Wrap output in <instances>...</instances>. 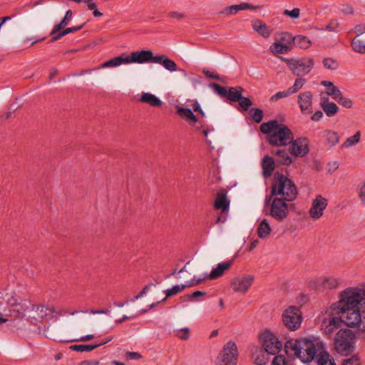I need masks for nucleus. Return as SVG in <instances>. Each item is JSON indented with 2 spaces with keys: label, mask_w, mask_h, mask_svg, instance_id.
Returning a JSON list of instances; mask_svg holds the SVG:
<instances>
[{
  "label": "nucleus",
  "mask_w": 365,
  "mask_h": 365,
  "mask_svg": "<svg viewBox=\"0 0 365 365\" xmlns=\"http://www.w3.org/2000/svg\"><path fill=\"white\" fill-rule=\"evenodd\" d=\"M260 131L266 135V141L272 146L283 147L289 145L294 139L292 131L277 120L262 123Z\"/></svg>",
  "instance_id": "1"
},
{
  "label": "nucleus",
  "mask_w": 365,
  "mask_h": 365,
  "mask_svg": "<svg viewBox=\"0 0 365 365\" xmlns=\"http://www.w3.org/2000/svg\"><path fill=\"white\" fill-rule=\"evenodd\" d=\"M361 307L365 311V287H349L339 294V300L333 303L331 309Z\"/></svg>",
  "instance_id": "2"
},
{
  "label": "nucleus",
  "mask_w": 365,
  "mask_h": 365,
  "mask_svg": "<svg viewBox=\"0 0 365 365\" xmlns=\"http://www.w3.org/2000/svg\"><path fill=\"white\" fill-rule=\"evenodd\" d=\"M298 195L297 188L294 182L279 173H275L271 185V192L267 196V201L274 196L286 200L287 202L294 200Z\"/></svg>",
  "instance_id": "3"
},
{
  "label": "nucleus",
  "mask_w": 365,
  "mask_h": 365,
  "mask_svg": "<svg viewBox=\"0 0 365 365\" xmlns=\"http://www.w3.org/2000/svg\"><path fill=\"white\" fill-rule=\"evenodd\" d=\"M279 58L287 63L292 73L298 77H302L308 74L314 66V61L312 58H288L282 56Z\"/></svg>",
  "instance_id": "4"
},
{
  "label": "nucleus",
  "mask_w": 365,
  "mask_h": 365,
  "mask_svg": "<svg viewBox=\"0 0 365 365\" xmlns=\"http://www.w3.org/2000/svg\"><path fill=\"white\" fill-rule=\"evenodd\" d=\"M287 202L286 200L277 196H274L267 201L266 197L265 207L269 208L266 215L271 216L277 221H284L287 217L289 212Z\"/></svg>",
  "instance_id": "5"
},
{
  "label": "nucleus",
  "mask_w": 365,
  "mask_h": 365,
  "mask_svg": "<svg viewBox=\"0 0 365 365\" xmlns=\"http://www.w3.org/2000/svg\"><path fill=\"white\" fill-rule=\"evenodd\" d=\"M336 314L339 316L341 322L349 327L359 328L361 319V312H364L361 307L345 308L332 309Z\"/></svg>",
  "instance_id": "6"
},
{
  "label": "nucleus",
  "mask_w": 365,
  "mask_h": 365,
  "mask_svg": "<svg viewBox=\"0 0 365 365\" xmlns=\"http://www.w3.org/2000/svg\"><path fill=\"white\" fill-rule=\"evenodd\" d=\"M354 334L349 329H341L334 338V346L341 355H347L351 351Z\"/></svg>",
  "instance_id": "7"
},
{
  "label": "nucleus",
  "mask_w": 365,
  "mask_h": 365,
  "mask_svg": "<svg viewBox=\"0 0 365 365\" xmlns=\"http://www.w3.org/2000/svg\"><path fill=\"white\" fill-rule=\"evenodd\" d=\"M282 320L286 328L290 331H296L302 322V312L297 307L290 306L283 312Z\"/></svg>",
  "instance_id": "8"
},
{
  "label": "nucleus",
  "mask_w": 365,
  "mask_h": 365,
  "mask_svg": "<svg viewBox=\"0 0 365 365\" xmlns=\"http://www.w3.org/2000/svg\"><path fill=\"white\" fill-rule=\"evenodd\" d=\"M218 365H237L238 360V350L237 344L234 341L226 343L220 353Z\"/></svg>",
  "instance_id": "9"
},
{
  "label": "nucleus",
  "mask_w": 365,
  "mask_h": 365,
  "mask_svg": "<svg viewBox=\"0 0 365 365\" xmlns=\"http://www.w3.org/2000/svg\"><path fill=\"white\" fill-rule=\"evenodd\" d=\"M264 350L268 354L276 355L282 348V342L270 331H264L260 334Z\"/></svg>",
  "instance_id": "10"
},
{
  "label": "nucleus",
  "mask_w": 365,
  "mask_h": 365,
  "mask_svg": "<svg viewBox=\"0 0 365 365\" xmlns=\"http://www.w3.org/2000/svg\"><path fill=\"white\" fill-rule=\"evenodd\" d=\"M255 279L252 274H242L234 277L231 282V287L235 292L246 293Z\"/></svg>",
  "instance_id": "11"
},
{
  "label": "nucleus",
  "mask_w": 365,
  "mask_h": 365,
  "mask_svg": "<svg viewBox=\"0 0 365 365\" xmlns=\"http://www.w3.org/2000/svg\"><path fill=\"white\" fill-rule=\"evenodd\" d=\"M289 153L296 157H304L309 152V140L307 138L293 139L289 143Z\"/></svg>",
  "instance_id": "12"
},
{
  "label": "nucleus",
  "mask_w": 365,
  "mask_h": 365,
  "mask_svg": "<svg viewBox=\"0 0 365 365\" xmlns=\"http://www.w3.org/2000/svg\"><path fill=\"white\" fill-rule=\"evenodd\" d=\"M318 349L313 341L307 339H302V352L299 359L304 363L312 361L316 356Z\"/></svg>",
  "instance_id": "13"
},
{
  "label": "nucleus",
  "mask_w": 365,
  "mask_h": 365,
  "mask_svg": "<svg viewBox=\"0 0 365 365\" xmlns=\"http://www.w3.org/2000/svg\"><path fill=\"white\" fill-rule=\"evenodd\" d=\"M128 63H154L155 56L150 50H140L132 52L130 56H126Z\"/></svg>",
  "instance_id": "14"
},
{
  "label": "nucleus",
  "mask_w": 365,
  "mask_h": 365,
  "mask_svg": "<svg viewBox=\"0 0 365 365\" xmlns=\"http://www.w3.org/2000/svg\"><path fill=\"white\" fill-rule=\"evenodd\" d=\"M327 205L328 202L326 198L321 195H317L313 200L309 211L311 217L314 220L320 218L323 215L324 210L326 209Z\"/></svg>",
  "instance_id": "15"
},
{
  "label": "nucleus",
  "mask_w": 365,
  "mask_h": 365,
  "mask_svg": "<svg viewBox=\"0 0 365 365\" xmlns=\"http://www.w3.org/2000/svg\"><path fill=\"white\" fill-rule=\"evenodd\" d=\"M313 93L310 91L301 93L297 97V103L303 114H310L312 108Z\"/></svg>",
  "instance_id": "16"
},
{
  "label": "nucleus",
  "mask_w": 365,
  "mask_h": 365,
  "mask_svg": "<svg viewBox=\"0 0 365 365\" xmlns=\"http://www.w3.org/2000/svg\"><path fill=\"white\" fill-rule=\"evenodd\" d=\"M341 319L339 317H329L323 319L321 325L322 331L327 335L332 334L341 326Z\"/></svg>",
  "instance_id": "17"
},
{
  "label": "nucleus",
  "mask_w": 365,
  "mask_h": 365,
  "mask_svg": "<svg viewBox=\"0 0 365 365\" xmlns=\"http://www.w3.org/2000/svg\"><path fill=\"white\" fill-rule=\"evenodd\" d=\"M302 340L289 339L285 343L284 350L287 354L293 359L298 358L302 352Z\"/></svg>",
  "instance_id": "18"
},
{
  "label": "nucleus",
  "mask_w": 365,
  "mask_h": 365,
  "mask_svg": "<svg viewBox=\"0 0 365 365\" xmlns=\"http://www.w3.org/2000/svg\"><path fill=\"white\" fill-rule=\"evenodd\" d=\"M233 262L234 259H232L230 260L218 264L217 267L212 269L209 274L205 276V278L212 280L222 277L225 272L231 267Z\"/></svg>",
  "instance_id": "19"
},
{
  "label": "nucleus",
  "mask_w": 365,
  "mask_h": 365,
  "mask_svg": "<svg viewBox=\"0 0 365 365\" xmlns=\"http://www.w3.org/2000/svg\"><path fill=\"white\" fill-rule=\"evenodd\" d=\"M230 207V201L227 197V192L225 190H220L217 192L214 203V207L216 210H220L225 212Z\"/></svg>",
  "instance_id": "20"
},
{
  "label": "nucleus",
  "mask_w": 365,
  "mask_h": 365,
  "mask_svg": "<svg viewBox=\"0 0 365 365\" xmlns=\"http://www.w3.org/2000/svg\"><path fill=\"white\" fill-rule=\"evenodd\" d=\"M258 6H253L247 2H242L240 4L232 5L226 6L221 14L226 15L236 14L239 11L241 10H255Z\"/></svg>",
  "instance_id": "21"
},
{
  "label": "nucleus",
  "mask_w": 365,
  "mask_h": 365,
  "mask_svg": "<svg viewBox=\"0 0 365 365\" xmlns=\"http://www.w3.org/2000/svg\"><path fill=\"white\" fill-rule=\"evenodd\" d=\"M154 63L162 65L166 70L173 72L178 70V66L175 62L170 59L165 55H158L155 56Z\"/></svg>",
  "instance_id": "22"
},
{
  "label": "nucleus",
  "mask_w": 365,
  "mask_h": 365,
  "mask_svg": "<svg viewBox=\"0 0 365 365\" xmlns=\"http://www.w3.org/2000/svg\"><path fill=\"white\" fill-rule=\"evenodd\" d=\"M252 28L260 36L266 38H269L272 33V29L259 19H257L252 22Z\"/></svg>",
  "instance_id": "23"
},
{
  "label": "nucleus",
  "mask_w": 365,
  "mask_h": 365,
  "mask_svg": "<svg viewBox=\"0 0 365 365\" xmlns=\"http://www.w3.org/2000/svg\"><path fill=\"white\" fill-rule=\"evenodd\" d=\"M177 114L190 124L194 125L197 121V117L190 108L177 107Z\"/></svg>",
  "instance_id": "24"
},
{
  "label": "nucleus",
  "mask_w": 365,
  "mask_h": 365,
  "mask_svg": "<svg viewBox=\"0 0 365 365\" xmlns=\"http://www.w3.org/2000/svg\"><path fill=\"white\" fill-rule=\"evenodd\" d=\"M262 170H263V175L265 178H268V177L271 176L274 170V159L269 155L265 156L262 159Z\"/></svg>",
  "instance_id": "25"
},
{
  "label": "nucleus",
  "mask_w": 365,
  "mask_h": 365,
  "mask_svg": "<svg viewBox=\"0 0 365 365\" xmlns=\"http://www.w3.org/2000/svg\"><path fill=\"white\" fill-rule=\"evenodd\" d=\"M123 63L128 64L127 56L125 53L105 61L101 64V68L116 67Z\"/></svg>",
  "instance_id": "26"
},
{
  "label": "nucleus",
  "mask_w": 365,
  "mask_h": 365,
  "mask_svg": "<svg viewBox=\"0 0 365 365\" xmlns=\"http://www.w3.org/2000/svg\"><path fill=\"white\" fill-rule=\"evenodd\" d=\"M272 227H270L269 222L267 220L264 219L259 224L257 230V236L260 239H267L272 232Z\"/></svg>",
  "instance_id": "27"
},
{
  "label": "nucleus",
  "mask_w": 365,
  "mask_h": 365,
  "mask_svg": "<svg viewBox=\"0 0 365 365\" xmlns=\"http://www.w3.org/2000/svg\"><path fill=\"white\" fill-rule=\"evenodd\" d=\"M142 103H146L153 107H160L162 101L155 95L150 93H143L140 98Z\"/></svg>",
  "instance_id": "28"
},
{
  "label": "nucleus",
  "mask_w": 365,
  "mask_h": 365,
  "mask_svg": "<svg viewBox=\"0 0 365 365\" xmlns=\"http://www.w3.org/2000/svg\"><path fill=\"white\" fill-rule=\"evenodd\" d=\"M291 50L292 46L287 44L282 43L280 42H274L269 47V51L273 54L287 53Z\"/></svg>",
  "instance_id": "29"
},
{
  "label": "nucleus",
  "mask_w": 365,
  "mask_h": 365,
  "mask_svg": "<svg viewBox=\"0 0 365 365\" xmlns=\"http://www.w3.org/2000/svg\"><path fill=\"white\" fill-rule=\"evenodd\" d=\"M262 349H257L252 353V359L256 365H265L269 361L268 354Z\"/></svg>",
  "instance_id": "30"
},
{
  "label": "nucleus",
  "mask_w": 365,
  "mask_h": 365,
  "mask_svg": "<svg viewBox=\"0 0 365 365\" xmlns=\"http://www.w3.org/2000/svg\"><path fill=\"white\" fill-rule=\"evenodd\" d=\"M273 153L277 157V161L279 163L284 165H289L292 164V160L286 150L277 149L274 151Z\"/></svg>",
  "instance_id": "31"
},
{
  "label": "nucleus",
  "mask_w": 365,
  "mask_h": 365,
  "mask_svg": "<svg viewBox=\"0 0 365 365\" xmlns=\"http://www.w3.org/2000/svg\"><path fill=\"white\" fill-rule=\"evenodd\" d=\"M324 137L327 143L331 146H335L339 142V135L336 131L326 130L324 132Z\"/></svg>",
  "instance_id": "32"
},
{
  "label": "nucleus",
  "mask_w": 365,
  "mask_h": 365,
  "mask_svg": "<svg viewBox=\"0 0 365 365\" xmlns=\"http://www.w3.org/2000/svg\"><path fill=\"white\" fill-rule=\"evenodd\" d=\"M71 16L72 11L71 10H68L66 13L65 16L60 21V23L54 26L53 29L51 32V35L53 36L58 31L66 27L69 24V21L71 19Z\"/></svg>",
  "instance_id": "33"
},
{
  "label": "nucleus",
  "mask_w": 365,
  "mask_h": 365,
  "mask_svg": "<svg viewBox=\"0 0 365 365\" xmlns=\"http://www.w3.org/2000/svg\"><path fill=\"white\" fill-rule=\"evenodd\" d=\"M33 309L35 310L41 318H46L51 314L55 313L54 307H45L43 305L33 306Z\"/></svg>",
  "instance_id": "34"
},
{
  "label": "nucleus",
  "mask_w": 365,
  "mask_h": 365,
  "mask_svg": "<svg viewBox=\"0 0 365 365\" xmlns=\"http://www.w3.org/2000/svg\"><path fill=\"white\" fill-rule=\"evenodd\" d=\"M244 89L241 86L231 87L228 90L227 98L232 102H237L241 96Z\"/></svg>",
  "instance_id": "35"
},
{
  "label": "nucleus",
  "mask_w": 365,
  "mask_h": 365,
  "mask_svg": "<svg viewBox=\"0 0 365 365\" xmlns=\"http://www.w3.org/2000/svg\"><path fill=\"white\" fill-rule=\"evenodd\" d=\"M27 309V306L20 304H16L9 310L10 316L18 319L23 318Z\"/></svg>",
  "instance_id": "36"
},
{
  "label": "nucleus",
  "mask_w": 365,
  "mask_h": 365,
  "mask_svg": "<svg viewBox=\"0 0 365 365\" xmlns=\"http://www.w3.org/2000/svg\"><path fill=\"white\" fill-rule=\"evenodd\" d=\"M341 282V281L339 278L328 277L323 279L322 282V286L325 289H331L338 287Z\"/></svg>",
  "instance_id": "37"
},
{
  "label": "nucleus",
  "mask_w": 365,
  "mask_h": 365,
  "mask_svg": "<svg viewBox=\"0 0 365 365\" xmlns=\"http://www.w3.org/2000/svg\"><path fill=\"white\" fill-rule=\"evenodd\" d=\"M294 44L302 49H307L312 45V41L305 36L298 35L294 36Z\"/></svg>",
  "instance_id": "38"
},
{
  "label": "nucleus",
  "mask_w": 365,
  "mask_h": 365,
  "mask_svg": "<svg viewBox=\"0 0 365 365\" xmlns=\"http://www.w3.org/2000/svg\"><path fill=\"white\" fill-rule=\"evenodd\" d=\"M317 364L318 365H336L334 359L325 351H320L318 356Z\"/></svg>",
  "instance_id": "39"
},
{
  "label": "nucleus",
  "mask_w": 365,
  "mask_h": 365,
  "mask_svg": "<svg viewBox=\"0 0 365 365\" xmlns=\"http://www.w3.org/2000/svg\"><path fill=\"white\" fill-rule=\"evenodd\" d=\"M351 46L355 52L359 53H365V42L359 39L358 37H355L352 39Z\"/></svg>",
  "instance_id": "40"
},
{
  "label": "nucleus",
  "mask_w": 365,
  "mask_h": 365,
  "mask_svg": "<svg viewBox=\"0 0 365 365\" xmlns=\"http://www.w3.org/2000/svg\"><path fill=\"white\" fill-rule=\"evenodd\" d=\"M361 132L357 131L353 136L347 138L346 140L341 144V148H349L356 145L360 141Z\"/></svg>",
  "instance_id": "41"
},
{
  "label": "nucleus",
  "mask_w": 365,
  "mask_h": 365,
  "mask_svg": "<svg viewBox=\"0 0 365 365\" xmlns=\"http://www.w3.org/2000/svg\"><path fill=\"white\" fill-rule=\"evenodd\" d=\"M70 349L75 351L89 352L98 348V345L93 344H74L71 345Z\"/></svg>",
  "instance_id": "42"
},
{
  "label": "nucleus",
  "mask_w": 365,
  "mask_h": 365,
  "mask_svg": "<svg viewBox=\"0 0 365 365\" xmlns=\"http://www.w3.org/2000/svg\"><path fill=\"white\" fill-rule=\"evenodd\" d=\"M185 289V286H183L182 284H177L173 286L172 288L168 289L165 291V297L161 300V302H166L167 299L168 297H170L173 295L177 294L178 293L182 292Z\"/></svg>",
  "instance_id": "43"
},
{
  "label": "nucleus",
  "mask_w": 365,
  "mask_h": 365,
  "mask_svg": "<svg viewBox=\"0 0 365 365\" xmlns=\"http://www.w3.org/2000/svg\"><path fill=\"white\" fill-rule=\"evenodd\" d=\"M322 109L328 117L334 116L339 110V107L334 102H330L329 104L326 105L324 108H323Z\"/></svg>",
  "instance_id": "44"
},
{
  "label": "nucleus",
  "mask_w": 365,
  "mask_h": 365,
  "mask_svg": "<svg viewBox=\"0 0 365 365\" xmlns=\"http://www.w3.org/2000/svg\"><path fill=\"white\" fill-rule=\"evenodd\" d=\"M306 83V79L302 78V77H299L297 78L294 83V85L291 87H289L288 89L289 91V92L291 93V94H294V93H297L299 90H301L302 88V87L304 86V85Z\"/></svg>",
  "instance_id": "45"
},
{
  "label": "nucleus",
  "mask_w": 365,
  "mask_h": 365,
  "mask_svg": "<svg viewBox=\"0 0 365 365\" xmlns=\"http://www.w3.org/2000/svg\"><path fill=\"white\" fill-rule=\"evenodd\" d=\"M323 65L328 70H336L339 67L338 61L332 58L327 57L323 59Z\"/></svg>",
  "instance_id": "46"
},
{
  "label": "nucleus",
  "mask_w": 365,
  "mask_h": 365,
  "mask_svg": "<svg viewBox=\"0 0 365 365\" xmlns=\"http://www.w3.org/2000/svg\"><path fill=\"white\" fill-rule=\"evenodd\" d=\"M209 86L214 90V91L217 93L221 97H227L228 91L226 87L222 86L217 83H210Z\"/></svg>",
  "instance_id": "47"
},
{
  "label": "nucleus",
  "mask_w": 365,
  "mask_h": 365,
  "mask_svg": "<svg viewBox=\"0 0 365 365\" xmlns=\"http://www.w3.org/2000/svg\"><path fill=\"white\" fill-rule=\"evenodd\" d=\"M250 113L255 123H259L262 120L264 115L262 110L254 108L250 110Z\"/></svg>",
  "instance_id": "48"
},
{
  "label": "nucleus",
  "mask_w": 365,
  "mask_h": 365,
  "mask_svg": "<svg viewBox=\"0 0 365 365\" xmlns=\"http://www.w3.org/2000/svg\"><path fill=\"white\" fill-rule=\"evenodd\" d=\"M326 93L327 96H330L336 101L343 95L341 91L336 86H333L332 88H328Z\"/></svg>",
  "instance_id": "49"
},
{
  "label": "nucleus",
  "mask_w": 365,
  "mask_h": 365,
  "mask_svg": "<svg viewBox=\"0 0 365 365\" xmlns=\"http://www.w3.org/2000/svg\"><path fill=\"white\" fill-rule=\"evenodd\" d=\"M206 295V292L203 291H195L192 294H185L180 297L182 301H187L190 299H194L200 297H204Z\"/></svg>",
  "instance_id": "50"
},
{
  "label": "nucleus",
  "mask_w": 365,
  "mask_h": 365,
  "mask_svg": "<svg viewBox=\"0 0 365 365\" xmlns=\"http://www.w3.org/2000/svg\"><path fill=\"white\" fill-rule=\"evenodd\" d=\"M237 102L239 103V106L245 111H247L250 107L252 105V102L250 98L244 97L242 96Z\"/></svg>",
  "instance_id": "51"
},
{
  "label": "nucleus",
  "mask_w": 365,
  "mask_h": 365,
  "mask_svg": "<svg viewBox=\"0 0 365 365\" xmlns=\"http://www.w3.org/2000/svg\"><path fill=\"white\" fill-rule=\"evenodd\" d=\"M272 365H291L286 357L283 355L276 356L272 362Z\"/></svg>",
  "instance_id": "52"
},
{
  "label": "nucleus",
  "mask_w": 365,
  "mask_h": 365,
  "mask_svg": "<svg viewBox=\"0 0 365 365\" xmlns=\"http://www.w3.org/2000/svg\"><path fill=\"white\" fill-rule=\"evenodd\" d=\"M336 102L346 108H351L354 104L350 98H346L343 95L336 101Z\"/></svg>",
  "instance_id": "53"
},
{
  "label": "nucleus",
  "mask_w": 365,
  "mask_h": 365,
  "mask_svg": "<svg viewBox=\"0 0 365 365\" xmlns=\"http://www.w3.org/2000/svg\"><path fill=\"white\" fill-rule=\"evenodd\" d=\"M341 365H360L359 358L357 355H353L349 358L344 359Z\"/></svg>",
  "instance_id": "54"
},
{
  "label": "nucleus",
  "mask_w": 365,
  "mask_h": 365,
  "mask_svg": "<svg viewBox=\"0 0 365 365\" xmlns=\"http://www.w3.org/2000/svg\"><path fill=\"white\" fill-rule=\"evenodd\" d=\"M221 180V178L219 175V173L217 170H213L210 172L208 181L210 184L218 183Z\"/></svg>",
  "instance_id": "55"
},
{
  "label": "nucleus",
  "mask_w": 365,
  "mask_h": 365,
  "mask_svg": "<svg viewBox=\"0 0 365 365\" xmlns=\"http://www.w3.org/2000/svg\"><path fill=\"white\" fill-rule=\"evenodd\" d=\"M290 95H292V94L289 92V89H287L286 91H279L270 98V101H277L278 99L286 98Z\"/></svg>",
  "instance_id": "56"
},
{
  "label": "nucleus",
  "mask_w": 365,
  "mask_h": 365,
  "mask_svg": "<svg viewBox=\"0 0 365 365\" xmlns=\"http://www.w3.org/2000/svg\"><path fill=\"white\" fill-rule=\"evenodd\" d=\"M280 41L289 44L294 43V36H292L290 33L283 32L281 34Z\"/></svg>",
  "instance_id": "57"
},
{
  "label": "nucleus",
  "mask_w": 365,
  "mask_h": 365,
  "mask_svg": "<svg viewBox=\"0 0 365 365\" xmlns=\"http://www.w3.org/2000/svg\"><path fill=\"white\" fill-rule=\"evenodd\" d=\"M284 14L292 19H297L300 14V9L299 8H294L292 11L285 10Z\"/></svg>",
  "instance_id": "58"
},
{
  "label": "nucleus",
  "mask_w": 365,
  "mask_h": 365,
  "mask_svg": "<svg viewBox=\"0 0 365 365\" xmlns=\"http://www.w3.org/2000/svg\"><path fill=\"white\" fill-rule=\"evenodd\" d=\"M202 73L205 75L206 77L215 79L217 81H221L220 76L215 71H210L207 68H204L202 70Z\"/></svg>",
  "instance_id": "59"
},
{
  "label": "nucleus",
  "mask_w": 365,
  "mask_h": 365,
  "mask_svg": "<svg viewBox=\"0 0 365 365\" xmlns=\"http://www.w3.org/2000/svg\"><path fill=\"white\" fill-rule=\"evenodd\" d=\"M152 286H155L153 283H150L145 286L143 289L140 292V293L135 296L134 298L131 300V302H135V300H138L140 297H142L143 295H145L149 290L150 287Z\"/></svg>",
  "instance_id": "60"
},
{
  "label": "nucleus",
  "mask_w": 365,
  "mask_h": 365,
  "mask_svg": "<svg viewBox=\"0 0 365 365\" xmlns=\"http://www.w3.org/2000/svg\"><path fill=\"white\" fill-rule=\"evenodd\" d=\"M339 21L336 19H331L329 24L326 26L325 29L329 31H336L339 26Z\"/></svg>",
  "instance_id": "61"
},
{
  "label": "nucleus",
  "mask_w": 365,
  "mask_h": 365,
  "mask_svg": "<svg viewBox=\"0 0 365 365\" xmlns=\"http://www.w3.org/2000/svg\"><path fill=\"white\" fill-rule=\"evenodd\" d=\"M351 31L356 33V37H359V36L365 33V24L356 25L354 28L352 30H351Z\"/></svg>",
  "instance_id": "62"
},
{
  "label": "nucleus",
  "mask_w": 365,
  "mask_h": 365,
  "mask_svg": "<svg viewBox=\"0 0 365 365\" xmlns=\"http://www.w3.org/2000/svg\"><path fill=\"white\" fill-rule=\"evenodd\" d=\"M205 279V277L203 278H198V279H196L195 277H194L191 280L186 282V283L182 285L185 286V288L193 287V286L202 282Z\"/></svg>",
  "instance_id": "63"
},
{
  "label": "nucleus",
  "mask_w": 365,
  "mask_h": 365,
  "mask_svg": "<svg viewBox=\"0 0 365 365\" xmlns=\"http://www.w3.org/2000/svg\"><path fill=\"white\" fill-rule=\"evenodd\" d=\"M177 336L183 340H187L190 336V330L188 328L182 329Z\"/></svg>",
  "instance_id": "64"
}]
</instances>
